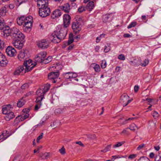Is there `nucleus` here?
<instances>
[{"label": "nucleus", "mask_w": 161, "mask_h": 161, "mask_svg": "<svg viewBox=\"0 0 161 161\" xmlns=\"http://www.w3.org/2000/svg\"><path fill=\"white\" fill-rule=\"evenodd\" d=\"M29 111L30 110L29 109H25L23 110V111L24 113H26V114L24 115L23 114V117L24 118L25 120L29 117V114H28V113Z\"/></svg>", "instance_id": "obj_33"}, {"label": "nucleus", "mask_w": 161, "mask_h": 161, "mask_svg": "<svg viewBox=\"0 0 161 161\" xmlns=\"http://www.w3.org/2000/svg\"><path fill=\"white\" fill-rule=\"evenodd\" d=\"M43 155L41 156L42 159H47L49 157L50 154L48 153H45L42 154Z\"/></svg>", "instance_id": "obj_37"}, {"label": "nucleus", "mask_w": 161, "mask_h": 161, "mask_svg": "<svg viewBox=\"0 0 161 161\" xmlns=\"http://www.w3.org/2000/svg\"><path fill=\"white\" fill-rule=\"evenodd\" d=\"M86 10V8L84 6H81L78 9V12L80 13H82Z\"/></svg>", "instance_id": "obj_46"}, {"label": "nucleus", "mask_w": 161, "mask_h": 161, "mask_svg": "<svg viewBox=\"0 0 161 161\" xmlns=\"http://www.w3.org/2000/svg\"><path fill=\"white\" fill-rule=\"evenodd\" d=\"M155 161H160L161 160V153H159L158 155H156L155 157Z\"/></svg>", "instance_id": "obj_39"}, {"label": "nucleus", "mask_w": 161, "mask_h": 161, "mask_svg": "<svg viewBox=\"0 0 161 161\" xmlns=\"http://www.w3.org/2000/svg\"><path fill=\"white\" fill-rule=\"evenodd\" d=\"M16 118L19 119V121H23L25 120L24 118L23 117V115L18 116Z\"/></svg>", "instance_id": "obj_56"}, {"label": "nucleus", "mask_w": 161, "mask_h": 161, "mask_svg": "<svg viewBox=\"0 0 161 161\" xmlns=\"http://www.w3.org/2000/svg\"><path fill=\"white\" fill-rule=\"evenodd\" d=\"M110 14H105L103 15V22L106 23L108 21V19L110 17Z\"/></svg>", "instance_id": "obj_32"}, {"label": "nucleus", "mask_w": 161, "mask_h": 161, "mask_svg": "<svg viewBox=\"0 0 161 161\" xmlns=\"http://www.w3.org/2000/svg\"><path fill=\"white\" fill-rule=\"evenodd\" d=\"M2 134L4 136V139H7L8 137L10 136L11 134H9V132L7 130H5Z\"/></svg>", "instance_id": "obj_36"}, {"label": "nucleus", "mask_w": 161, "mask_h": 161, "mask_svg": "<svg viewBox=\"0 0 161 161\" xmlns=\"http://www.w3.org/2000/svg\"><path fill=\"white\" fill-rule=\"evenodd\" d=\"M149 62V60L148 59H145L144 60V61L143 63H142L141 64V65L142 66H144V67L146 66L148 64Z\"/></svg>", "instance_id": "obj_43"}, {"label": "nucleus", "mask_w": 161, "mask_h": 161, "mask_svg": "<svg viewBox=\"0 0 161 161\" xmlns=\"http://www.w3.org/2000/svg\"><path fill=\"white\" fill-rule=\"evenodd\" d=\"M149 157L151 158H153L154 157V154L153 152L150 153L149 154Z\"/></svg>", "instance_id": "obj_63"}, {"label": "nucleus", "mask_w": 161, "mask_h": 161, "mask_svg": "<svg viewBox=\"0 0 161 161\" xmlns=\"http://www.w3.org/2000/svg\"><path fill=\"white\" fill-rule=\"evenodd\" d=\"M87 138L90 140H93L96 138V136L94 134H88L86 135Z\"/></svg>", "instance_id": "obj_30"}, {"label": "nucleus", "mask_w": 161, "mask_h": 161, "mask_svg": "<svg viewBox=\"0 0 161 161\" xmlns=\"http://www.w3.org/2000/svg\"><path fill=\"white\" fill-rule=\"evenodd\" d=\"M8 63L5 56L0 52V66L2 67H6Z\"/></svg>", "instance_id": "obj_8"}, {"label": "nucleus", "mask_w": 161, "mask_h": 161, "mask_svg": "<svg viewBox=\"0 0 161 161\" xmlns=\"http://www.w3.org/2000/svg\"><path fill=\"white\" fill-rule=\"evenodd\" d=\"M60 8L67 13H69L70 9V6L69 4L66 3L60 7Z\"/></svg>", "instance_id": "obj_21"}, {"label": "nucleus", "mask_w": 161, "mask_h": 161, "mask_svg": "<svg viewBox=\"0 0 161 161\" xmlns=\"http://www.w3.org/2000/svg\"><path fill=\"white\" fill-rule=\"evenodd\" d=\"M75 19V21L72 23V27L74 32L77 34L81 30V24L83 21L82 18L80 16L76 17Z\"/></svg>", "instance_id": "obj_3"}, {"label": "nucleus", "mask_w": 161, "mask_h": 161, "mask_svg": "<svg viewBox=\"0 0 161 161\" xmlns=\"http://www.w3.org/2000/svg\"><path fill=\"white\" fill-rule=\"evenodd\" d=\"M25 102V100L23 98H22L18 101L17 103V106L19 108L21 107L24 105Z\"/></svg>", "instance_id": "obj_28"}, {"label": "nucleus", "mask_w": 161, "mask_h": 161, "mask_svg": "<svg viewBox=\"0 0 161 161\" xmlns=\"http://www.w3.org/2000/svg\"><path fill=\"white\" fill-rule=\"evenodd\" d=\"M70 17L68 14H65L63 16L64 26L67 27L70 23Z\"/></svg>", "instance_id": "obj_13"}, {"label": "nucleus", "mask_w": 161, "mask_h": 161, "mask_svg": "<svg viewBox=\"0 0 161 161\" xmlns=\"http://www.w3.org/2000/svg\"><path fill=\"white\" fill-rule=\"evenodd\" d=\"M20 31L16 27H13L12 29V33L11 34L14 37V35H16L19 31Z\"/></svg>", "instance_id": "obj_29"}, {"label": "nucleus", "mask_w": 161, "mask_h": 161, "mask_svg": "<svg viewBox=\"0 0 161 161\" xmlns=\"http://www.w3.org/2000/svg\"><path fill=\"white\" fill-rule=\"evenodd\" d=\"M36 63L35 62L34 64L31 60L29 59L24 61L23 64V66L25 68L24 70V73L26 72H28L31 70L36 65Z\"/></svg>", "instance_id": "obj_4"}, {"label": "nucleus", "mask_w": 161, "mask_h": 161, "mask_svg": "<svg viewBox=\"0 0 161 161\" xmlns=\"http://www.w3.org/2000/svg\"><path fill=\"white\" fill-rule=\"evenodd\" d=\"M111 47L108 46H105L104 49V51L105 53H108L110 50Z\"/></svg>", "instance_id": "obj_52"}, {"label": "nucleus", "mask_w": 161, "mask_h": 161, "mask_svg": "<svg viewBox=\"0 0 161 161\" xmlns=\"http://www.w3.org/2000/svg\"><path fill=\"white\" fill-rule=\"evenodd\" d=\"M59 152L62 155H64L65 153V149L64 147H63L59 150Z\"/></svg>", "instance_id": "obj_47"}, {"label": "nucleus", "mask_w": 161, "mask_h": 161, "mask_svg": "<svg viewBox=\"0 0 161 161\" xmlns=\"http://www.w3.org/2000/svg\"><path fill=\"white\" fill-rule=\"evenodd\" d=\"M59 75L58 72H51L49 73L48 75V78L50 80H54L57 78Z\"/></svg>", "instance_id": "obj_19"}, {"label": "nucleus", "mask_w": 161, "mask_h": 161, "mask_svg": "<svg viewBox=\"0 0 161 161\" xmlns=\"http://www.w3.org/2000/svg\"><path fill=\"white\" fill-rule=\"evenodd\" d=\"M139 89V87L138 86H135L134 88V91L136 92H137Z\"/></svg>", "instance_id": "obj_59"}, {"label": "nucleus", "mask_w": 161, "mask_h": 161, "mask_svg": "<svg viewBox=\"0 0 161 161\" xmlns=\"http://www.w3.org/2000/svg\"><path fill=\"white\" fill-rule=\"evenodd\" d=\"M9 8L11 9H12L14 7V4H10L8 6Z\"/></svg>", "instance_id": "obj_60"}, {"label": "nucleus", "mask_w": 161, "mask_h": 161, "mask_svg": "<svg viewBox=\"0 0 161 161\" xmlns=\"http://www.w3.org/2000/svg\"><path fill=\"white\" fill-rule=\"evenodd\" d=\"M50 85L46 84L43 88H39L36 92V93L37 96L36 98V104L35 105V109L37 110L42 105L41 101L44 98V94L47 92L50 88Z\"/></svg>", "instance_id": "obj_2"}, {"label": "nucleus", "mask_w": 161, "mask_h": 161, "mask_svg": "<svg viewBox=\"0 0 161 161\" xmlns=\"http://www.w3.org/2000/svg\"><path fill=\"white\" fill-rule=\"evenodd\" d=\"M43 133H41L40 134V135L37 137L36 139V142L37 143H38L39 142V141L40 139H42L43 137Z\"/></svg>", "instance_id": "obj_50"}, {"label": "nucleus", "mask_w": 161, "mask_h": 161, "mask_svg": "<svg viewBox=\"0 0 161 161\" xmlns=\"http://www.w3.org/2000/svg\"><path fill=\"white\" fill-rule=\"evenodd\" d=\"M67 28L61 25L57 26L56 30L52 33L51 36L52 41L54 43H58L64 39L67 34Z\"/></svg>", "instance_id": "obj_1"}, {"label": "nucleus", "mask_w": 161, "mask_h": 161, "mask_svg": "<svg viewBox=\"0 0 161 161\" xmlns=\"http://www.w3.org/2000/svg\"><path fill=\"white\" fill-rule=\"evenodd\" d=\"M131 64H133L134 66H138L140 64L141 60L139 59H135L133 61H130Z\"/></svg>", "instance_id": "obj_27"}, {"label": "nucleus", "mask_w": 161, "mask_h": 161, "mask_svg": "<svg viewBox=\"0 0 161 161\" xmlns=\"http://www.w3.org/2000/svg\"><path fill=\"white\" fill-rule=\"evenodd\" d=\"M137 156L136 154H132L130 155L128 157L129 159H132L135 158Z\"/></svg>", "instance_id": "obj_57"}, {"label": "nucleus", "mask_w": 161, "mask_h": 161, "mask_svg": "<svg viewBox=\"0 0 161 161\" xmlns=\"http://www.w3.org/2000/svg\"><path fill=\"white\" fill-rule=\"evenodd\" d=\"M11 107L10 105H8L3 108L2 109L3 113L4 114H7L9 112H10L9 109Z\"/></svg>", "instance_id": "obj_26"}, {"label": "nucleus", "mask_w": 161, "mask_h": 161, "mask_svg": "<svg viewBox=\"0 0 161 161\" xmlns=\"http://www.w3.org/2000/svg\"><path fill=\"white\" fill-rule=\"evenodd\" d=\"M137 24V23L136 22H132L128 26L127 28L130 29L132 27H135Z\"/></svg>", "instance_id": "obj_40"}, {"label": "nucleus", "mask_w": 161, "mask_h": 161, "mask_svg": "<svg viewBox=\"0 0 161 161\" xmlns=\"http://www.w3.org/2000/svg\"><path fill=\"white\" fill-rule=\"evenodd\" d=\"M25 36L20 31H19L16 35H14V39L22 41L24 39Z\"/></svg>", "instance_id": "obj_23"}, {"label": "nucleus", "mask_w": 161, "mask_h": 161, "mask_svg": "<svg viewBox=\"0 0 161 161\" xmlns=\"http://www.w3.org/2000/svg\"><path fill=\"white\" fill-rule=\"evenodd\" d=\"M37 1V5L38 7L41 8L48 7V0H35Z\"/></svg>", "instance_id": "obj_14"}, {"label": "nucleus", "mask_w": 161, "mask_h": 161, "mask_svg": "<svg viewBox=\"0 0 161 161\" xmlns=\"http://www.w3.org/2000/svg\"><path fill=\"white\" fill-rule=\"evenodd\" d=\"M3 29V31L2 34L5 38H7L11 35L12 29L9 26H5Z\"/></svg>", "instance_id": "obj_9"}, {"label": "nucleus", "mask_w": 161, "mask_h": 161, "mask_svg": "<svg viewBox=\"0 0 161 161\" xmlns=\"http://www.w3.org/2000/svg\"><path fill=\"white\" fill-rule=\"evenodd\" d=\"M152 114L153 116L155 118H156L158 117L159 115L158 113L156 112V111H154L153 112Z\"/></svg>", "instance_id": "obj_54"}, {"label": "nucleus", "mask_w": 161, "mask_h": 161, "mask_svg": "<svg viewBox=\"0 0 161 161\" xmlns=\"http://www.w3.org/2000/svg\"><path fill=\"white\" fill-rule=\"evenodd\" d=\"M136 128H137V127L136 126V125L134 123H132L130 125L129 128L131 130H135Z\"/></svg>", "instance_id": "obj_45"}, {"label": "nucleus", "mask_w": 161, "mask_h": 161, "mask_svg": "<svg viewBox=\"0 0 161 161\" xmlns=\"http://www.w3.org/2000/svg\"><path fill=\"white\" fill-rule=\"evenodd\" d=\"M145 146V144H142L139 145L137 148V150H140L143 148Z\"/></svg>", "instance_id": "obj_53"}, {"label": "nucleus", "mask_w": 161, "mask_h": 161, "mask_svg": "<svg viewBox=\"0 0 161 161\" xmlns=\"http://www.w3.org/2000/svg\"><path fill=\"white\" fill-rule=\"evenodd\" d=\"M32 21V18L31 16H28V19L23 24L24 27H25L27 29L30 28L31 26Z\"/></svg>", "instance_id": "obj_16"}, {"label": "nucleus", "mask_w": 161, "mask_h": 161, "mask_svg": "<svg viewBox=\"0 0 161 161\" xmlns=\"http://www.w3.org/2000/svg\"><path fill=\"white\" fill-rule=\"evenodd\" d=\"M47 53L46 52H41L39 53L35 58V61L37 62L42 63L46 58Z\"/></svg>", "instance_id": "obj_6"}, {"label": "nucleus", "mask_w": 161, "mask_h": 161, "mask_svg": "<svg viewBox=\"0 0 161 161\" xmlns=\"http://www.w3.org/2000/svg\"><path fill=\"white\" fill-rule=\"evenodd\" d=\"M5 46V43L3 41L0 40V49L1 50L3 49Z\"/></svg>", "instance_id": "obj_44"}, {"label": "nucleus", "mask_w": 161, "mask_h": 161, "mask_svg": "<svg viewBox=\"0 0 161 161\" xmlns=\"http://www.w3.org/2000/svg\"><path fill=\"white\" fill-rule=\"evenodd\" d=\"M62 13L59 9H56L53 11L51 14V17L52 19L58 18L61 15Z\"/></svg>", "instance_id": "obj_15"}, {"label": "nucleus", "mask_w": 161, "mask_h": 161, "mask_svg": "<svg viewBox=\"0 0 161 161\" xmlns=\"http://www.w3.org/2000/svg\"><path fill=\"white\" fill-rule=\"evenodd\" d=\"M38 47L42 49L47 48L49 46L48 43L46 40H42L37 44Z\"/></svg>", "instance_id": "obj_18"}, {"label": "nucleus", "mask_w": 161, "mask_h": 161, "mask_svg": "<svg viewBox=\"0 0 161 161\" xmlns=\"http://www.w3.org/2000/svg\"><path fill=\"white\" fill-rule=\"evenodd\" d=\"M52 58L51 56H48L47 58H44L42 63L44 64H47L51 62L52 61Z\"/></svg>", "instance_id": "obj_31"}, {"label": "nucleus", "mask_w": 161, "mask_h": 161, "mask_svg": "<svg viewBox=\"0 0 161 161\" xmlns=\"http://www.w3.org/2000/svg\"><path fill=\"white\" fill-rule=\"evenodd\" d=\"M118 58L120 60H124L125 59V57L123 54H121L119 55Z\"/></svg>", "instance_id": "obj_49"}, {"label": "nucleus", "mask_w": 161, "mask_h": 161, "mask_svg": "<svg viewBox=\"0 0 161 161\" xmlns=\"http://www.w3.org/2000/svg\"><path fill=\"white\" fill-rule=\"evenodd\" d=\"M131 101L129 99V97L127 95L125 94L121 96L120 103L122 104L123 107H125L130 103Z\"/></svg>", "instance_id": "obj_7"}, {"label": "nucleus", "mask_w": 161, "mask_h": 161, "mask_svg": "<svg viewBox=\"0 0 161 161\" xmlns=\"http://www.w3.org/2000/svg\"><path fill=\"white\" fill-rule=\"evenodd\" d=\"M24 68L23 65L21 66L18 67L15 70L14 72V75H20L23 71H24Z\"/></svg>", "instance_id": "obj_22"}, {"label": "nucleus", "mask_w": 161, "mask_h": 161, "mask_svg": "<svg viewBox=\"0 0 161 161\" xmlns=\"http://www.w3.org/2000/svg\"><path fill=\"white\" fill-rule=\"evenodd\" d=\"M125 143V142H117L113 146V147L115 148L121 146Z\"/></svg>", "instance_id": "obj_35"}, {"label": "nucleus", "mask_w": 161, "mask_h": 161, "mask_svg": "<svg viewBox=\"0 0 161 161\" xmlns=\"http://www.w3.org/2000/svg\"><path fill=\"white\" fill-rule=\"evenodd\" d=\"M50 13V10L49 7L40 8H39V14L42 17L44 18L49 16Z\"/></svg>", "instance_id": "obj_5"}, {"label": "nucleus", "mask_w": 161, "mask_h": 161, "mask_svg": "<svg viewBox=\"0 0 161 161\" xmlns=\"http://www.w3.org/2000/svg\"><path fill=\"white\" fill-rule=\"evenodd\" d=\"M74 41V40L73 39H69L68 41V45H69L72 43Z\"/></svg>", "instance_id": "obj_61"}, {"label": "nucleus", "mask_w": 161, "mask_h": 161, "mask_svg": "<svg viewBox=\"0 0 161 161\" xmlns=\"http://www.w3.org/2000/svg\"><path fill=\"white\" fill-rule=\"evenodd\" d=\"M96 2H94V1H92L89 2L86 6V8L89 11H91L94 7V3Z\"/></svg>", "instance_id": "obj_25"}, {"label": "nucleus", "mask_w": 161, "mask_h": 161, "mask_svg": "<svg viewBox=\"0 0 161 161\" xmlns=\"http://www.w3.org/2000/svg\"><path fill=\"white\" fill-rule=\"evenodd\" d=\"M12 44L16 48L19 49H21L24 45L23 43L21 42V40L15 39H14L13 41Z\"/></svg>", "instance_id": "obj_12"}, {"label": "nucleus", "mask_w": 161, "mask_h": 161, "mask_svg": "<svg viewBox=\"0 0 161 161\" xmlns=\"http://www.w3.org/2000/svg\"><path fill=\"white\" fill-rule=\"evenodd\" d=\"M111 147V144L108 145H107L103 150H101V152L105 153L106 152L110 150Z\"/></svg>", "instance_id": "obj_34"}, {"label": "nucleus", "mask_w": 161, "mask_h": 161, "mask_svg": "<svg viewBox=\"0 0 161 161\" xmlns=\"http://www.w3.org/2000/svg\"><path fill=\"white\" fill-rule=\"evenodd\" d=\"M8 6L5 5V6L2 7L0 9V15L1 16H4L5 15L6 13L7 12L8 10L7 8H8Z\"/></svg>", "instance_id": "obj_24"}, {"label": "nucleus", "mask_w": 161, "mask_h": 161, "mask_svg": "<svg viewBox=\"0 0 161 161\" xmlns=\"http://www.w3.org/2000/svg\"><path fill=\"white\" fill-rule=\"evenodd\" d=\"M5 139H4V136L2 134L0 135V140H2V141Z\"/></svg>", "instance_id": "obj_62"}, {"label": "nucleus", "mask_w": 161, "mask_h": 161, "mask_svg": "<svg viewBox=\"0 0 161 161\" xmlns=\"http://www.w3.org/2000/svg\"><path fill=\"white\" fill-rule=\"evenodd\" d=\"M28 17L22 16L17 18L16 20L17 24L19 25H21L24 24L26 21L28 19Z\"/></svg>", "instance_id": "obj_17"}, {"label": "nucleus", "mask_w": 161, "mask_h": 161, "mask_svg": "<svg viewBox=\"0 0 161 161\" xmlns=\"http://www.w3.org/2000/svg\"><path fill=\"white\" fill-rule=\"evenodd\" d=\"M101 66L102 69H104L106 66V62L105 61H102L101 64Z\"/></svg>", "instance_id": "obj_48"}, {"label": "nucleus", "mask_w": 161, "mask_h": 161, "mask_svg": "<svg viewBox=\"0 0 161 161\" xmlns=\"http://www.w3.org/2000/svg\"><path fill=\"white\" fill-rule=\"evenodd\" d=\"M29 84L28 83H25L21 86V88L22 89H25L29 87Z\"/></svg>", "instance_id": "obj_51"}, {"label": "nucleus", "mask_w": 161, "mask_h": 161, "mask_svg": "<svg viewBox=\"0 0 161 161\" xmlns=\"http://www.w3.org/2000/svg\"><path fill=\"white\" fill-rule=\"evenodd\" d=\"M138 161H150L149 159L146 157H142L140 158L138 160Z\"/></svg>", "instance_id": "obj_42"}, {"label": "nucleus", "mask_w": 161, "mask_h": 161, "mask_svg": "<svg viewBox=\"0 0 161 161\" xmlns=\"http://www.w3.org/2000/svg\"><path fill=\"white\" fill-rule=\"evenodd\" d=\"M93 68L96 72H99L100 71V68L99 65L98 64H95Z\"/></svg>", "instance_id": "obj_38"}, {"label": "nucleus", "mask_w": 161, "mask_h": 161, "mask_svg": "<svg viewBox=\"0 0 161 161\" xmlns=\"http://www.w3.org/2000/svg\"><path fill=\"white\" fill-rule=\"evenodd\" d=\"M7 54L10 57H14L16 54L15 49L12 47L8 46L6 49Z\"/></svg>", "instance_id": "obj_11"}, {"label": "nucleus", "mask_w": 161, "mask_h": 161, "mask_svg": "<svg viewBox=\"0 0 161 161\" xmlns=\"http://www.w3.org/2000/svg\"><path fill=\"white\" fill-rule=\"evenodd\" d=\"M5 22L3 20H0V30H2L5 26Z\"/></svg>", "instance_id": "obj_41"}, {"label": "nucleus", "mask_w": 161, "mask_h": 161, "mask_svg": "<svg viewBox=\"0 0 161 161\" xmlns=\"http://www.w3.org/2000/svg\"><path fill=\"white\" fill-rule=\"evenodd\" d=\"M28 51L27 50L23 49L21 50L18 55V58L20 61H22L25 58H26L28 57Z\"/></svg>", "instance_id": "obj_10"}, {"label": "nucleus", "mask_w": 161, "mask_h": 161, "mask_svg": "<svg viewBox=\"0 0 161 161\" xmlns=\"http://www.w3.org/2000/svg\"><path fill=\"white\" fill-rule=\"evenodd\" d=\"M75 143L79 144L80 146L82 147H84V145L82 143L81 141L76 142Z\"/></svg>", "instance_id": "obj_58"}, {"label": "nucleus", "mask_w": 161, "mask_h": 161, "mask_svg": "<svg viewBox=\"0 0 161 161\" xmlns=\"http://www.w3.org/2000/svg\"><path fill=\"white\" fill-rule=\"evenodd\" d=\"M64 77L66 79H70L69 72H67L64 74Z\"/></svg>", "instance_id": "obj_55"}, {"label": "nucleus", "mask_w": 161, "mask_h": 161, "mask_svg": "<svg viewBox=\"0 0 161 161\" xmlns=\"http://www.w3.org/2000/svg\"><path fill=\"white\" fill-rule=\"evenodd\" d=\"M124 37H130L131 36V35L129 34H125L124 35Z\"/></svg>", "instance_id": "obj_64"}, {"label": "nucleus", "mask_w": 161, "mask_h": 161, "mask_svg": "<svg viewBox=\"0 0 161 161\" xmlns=\"http://www.w3.org/2000/svg\"><path fill=\"white\" fill-rule=\"evenodd\" d=\"M6 115L5 116L4 118L7 121H9L14 118L15 115L13 112H9L7 114H5Z\"/></svg>", "instance_id": "obj_20"}]
</instances>
